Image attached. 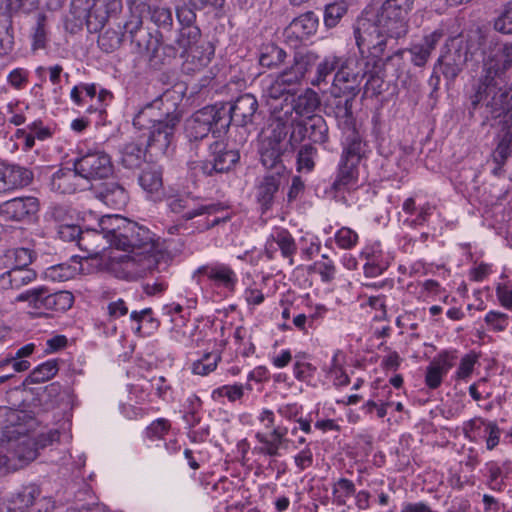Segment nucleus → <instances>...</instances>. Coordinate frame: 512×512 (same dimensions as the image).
I'll return each mask as SVG.
<instances>
[{
	"label": "nucleus",
	"mask_w": 512,
	"mask_h": 512,
	"mask_svg": "<svg viewBox=\"0 0 512 512\" xmlns=\"http://www.w3.org/2000/svg\"><path fill=\"white\" fill-rule=\"evenodd\" d=\"M99 225L111 236V246L131 252L120 262L125 279L136 280L159 269L165 253L149 229L118 215L103 217Z\"/></svg>",
	"instance_id": "nucleus-1"
},
{
	"label": "nucleus",
	"mask_w": 512,
	"mask_h": 512,
	"mask_svg": "<svg viewBox=\"0 0 512 512\" xmlns=\"http://www.w3.org/2000/svg\"><path fill=\"white\" fill-rule=\"evenodd\" d=\"M408 28L407 22L380 9L375 21L368 18H359L356 21L354 37L361 55L369 52V57L374 59V65L381 67L396 57L403 58L405 49H397L386 57L384 55L386 50L397 45L398 39L406 36Z\"/></svg>",
	"instance_id": "nucleus-2"
},
{
	"label": "nucleus",
	"mask_w": 512,
	"mask_h": 512,
	"mask_svg": "<svg viewBox=\"0 0 512 512\" xmlns=\"http://www.w3.org/2000/svg\"><path fill=\"white\" fill-rule=\"evenodd\" d=\"M512 67V43L494 44L483 52L482 71L471 104L476 108L485 103L493 111H499L508 103L509 88L505 73Z\"/></svg>",
	"instance_id": "nucleus-3"
},
{
	"label": "nucleus",
	"mask_w": 512,
	"mask_h": 512,
	"mask_svg": "<svg viewBox=\"0 0 512 512\" xmlns=\"http://www.w3.org/2000/svg\"><path fill=\"white\" fill-rule=\"evenodd\" d=\"M166 203L172 213L181 214L182 219L185 221L207 215L205 221L202 223L199 221V224L196 227L200 232L209 230L210 228L218 225L221 222H225L228 219V217L217 216H215L213 219H210L209 216L215 215L219 211L223 210V206L220 203L197 204V197H194L191 193H177L168 195L166 198Z\"/></svg>",
	"instance_id": "nucleus-4"
},
{
	"label": "nucleus",
	"mask_w": 512,
	"mask_h": 512,
	"mask_svg": "<svg viewBox=\"0 0 512 512\" xmlns=\"http://www.w3.org/2000/svg\"><path fill=\"white\" fill-rule=\"evenodd\" d=\"M226 118H221L217 103L196 111L185 125L186 136L190 141L206 138L210 132L219 137L226 133Z\"/></svg>",
	"instance_id": "nucleus-5"
},
{
	"label": "nucleus",
	"mask_w": 512,
	"mask_h": 512,
	"mask_svg": "<svg viewBox=\"0 0 512 512\" xmlns=\"http://www.w3.org/2000/svg\"><path fill=\"white\" fill-rule=\"evenodd\" d=\"M370 61L361 67L360 61L356 57L344 58L338 71L335 73L330 89L331 96L350 95V98H356L360 92V84L367 75V67Z\"/></svg>",
	"instance_id": "nucleus-6"
},
{
	"label": "nucleus",
	"mask_w": 512,
	"mask_h": 512,
	"mask_svg": "<svg viewBox=\"0 0 512 512\" xmlns=\"http://www.w3.org/2000/svg\"><path fill=\"white\" fill-rule=\"evenodd\" d=\"M468 52L466 41L461 38H449L441 49L435 71H439L447 81H454L467 64Z\"/></svg>",
	"instance_id": "nucleus-7"
},
{
	"label": "nucleus",
	"mask_w": 512,
	"mask_h": 512,
	"mask_svg": "<svg viewBox=\"0 0 512 512\" xmlns=\"http://www.w3.org/2000/svg\"><path fill=\"white\" fill-rule=\"evenodd\" d=\"M221 118H226L225 129L231 124L246 127L252 124L259 108L256 97L250 93L238 96L231 103H217Z\"/></svg>",
	"instance_id": "nucleus-8"
},
{
	"label": "nucleus",
	"mask_w": 512,
	"mask_h": 512,
	"mask_svg": "<svg viewBox=\"0 0 512 512\" xmlns=\"http://www.w3.org/2000/svg\"><path fill=\"white\" fill-rule=\"evenodd\" d=\"M73 167L87 180L108 178L113 173L111 158L102 150L87 151L74 160Z\"/></svg>",
	"instance_id": "nucleus-9"
},
{
	"label": "nucleus",
	"mask_w": 512,
	"mask_h": 512,
	"mask_svg": "<svg viewBox=\"0 0 512 512\" xmlns=\"http://www.w3.org/2000/svg\"><path fill=\"white\" fill-rule=\"evenodd\" d=\"M181 120V114L177 110L170 113L159 123L154 124L148 129L147 149L156 153H165L172 144L176 128Z\"/></svg>",
	"instance_id": "nucleus-10"
},
{
	"label": "nucleus",
	"mask_w": 512,
	"mask_h": 512,
	"mask_svg": "<svg viewBox=\"0 0 512 512\" xmlns=\"http://www.w3.org/2000/svg\"><path fill=\"white\" fill-rule=\"evenodd\" d=\"M177 110L176 103L169 101L165 96L157 98L146 104L134 117L133 125L138 130L150 129L170 113Z\"/></svg>",
	"instance_id": "nucleus-11"
},
{
	"label": "nucleus",
	"mask_w": 512,
	"mask_h": 512,
	"mask_svg": "<svg viewBox=\"0 0 512 512\" xmlns=\"http://www.w3.org/2000/svg\"><path fill=\"white\" fill-rule=\"evenodd\" d=\"M98 0H72L71 14L74 17L75 25L82 27L85 25L90 32L100 30L106 21L104 15H99Z\"/></svg>",
	"instance_id": "nucleus-12"
},
{
	"label": "nucleus",
	"mask_w": 512,
	"mask_h": 512,
	"mask_svg": "<svg viewBox=\"0 0 512 512\" xmlns=\"http://www.w3.org/2000/svg\"><path fill=\"white\" fill-rule=\"evenodd\" d=\"M139 53L148 56L153 66H161L169 63L177 55V50L172 45H163L162 35L157 32L152 34L143 30V48Z\"/></svg>",
	"instance_id": "nucleus-13"
},
{
	"label": "nucleus",
	"mask_w": 512,
	"mask_h": 512,
	"mask_svg": "<svg viewBox=\"0 0 512 512\" xmlns=\"http://www.w3.org/2000/svg\"><path fill=\"white\" fill-rule=\"evenodd\" d=\"M210 149L213 157L211 162H205L201 165L204 174L211 175L213 172H227L239 161V152L234 149H228L222 142H214Z\"/></svg>",
	"instance_id": "nucleus-14"
},
{
	"label": "nucleus",
	"mask_w": 512,
	"mask_h": 512,
	"mask_svg": "<svg viewBox=\"0 0 512 512\" xmlns=\"http://www.w3.org/2000/svg\"><path fill=\"white\" fill-rule=\"evenodd\" d=\"M38 210V199L32 196L14 198L2 203L0 206V213L7 219L14 221L30 219Z\"/></svg>",
	"instance_id": "nucleus-15"
},
{
	"label": "nucleus",
	"mask_w": 512,
	"mask_h": 512,
	"mask_svg": "<svg viewBox=\"0 0 512 512\" xmlns=\"http://www.w3.org/2000/svg\"><path fill=\"white\" fill-rule=\"evenodd\" d=\"M33 180V173L19 165H3L0 167V193L26 187Z\"/></svg>",
	"instance_id": "nucleus-16"
},
{
	"label": "nucleus",
	"mask_w": 512,
	"mask_h": 512,
	"mask_svg": "<svg viewBox=\"0 0 512 512\" xmlns=\"http://www.w3.org/2000/svg\"><path fill=\"white\" fill-rule=\"evenodd\" d=\"M457 356L455 353L444 351L429 364L426 370L425 383L430 389L438 388L443 377L455 365Z\"/></svg>",
	"instance_id": "nucleus-17"
},
{
	"label": "nucleus",
	"mask_w": 512,
	"mask_h": 512,
	"mask_svg": "<svg viewBox=\"0 0 512 512\" xmlns=\"http://www.w3.org/2000/svg\"><path fill=\"white\" fill-rule=\"evenodd\" d=\"M204 275L217 286L233 291L237 284V275L234 270L223 263H214L199 267L194 276Z\"/></svg>",
	"instance_id": "nucleus-18"
},
{
	"label": "nucleus",
	"mask_w": 512,
	"mask_h": 512,
	"mask_svg": "<svg viewBox=\"0 0 512 512\" xmlns=\"http://www.w3.org/2000/svg\"><path fill=\"white\" fill-rule=\"evenodd\" d=\"M101 228V231L86 230L83 231L78 247L86 252V258H96L100 256L108 247L111 246V236Z\"/></svg>",
	"instance_id": "nucleus-19"
},
{
	"label": "nucleus",
	"mask_w": 512,
	"mask_h": 512,
	"mask_svg": "<svg viewBox=\"0 0 512 512\" xmlns=\"http://www.w3.org/2000/svg\"><path fill=\"white\" fill-rule=\"evenodd\" d=\"M283 175L280 171H275L265 175L258 183L256 197L263 211L269 210L273 203L282 182Z\"/></svg>",
	"instance_id": "nucleus-20"
},
{
	"label": "nucleus",
	"mask_w": 512,
	"mask_h": 512,
	"mask_svg": "<svg viewBox=\"0 0 512 512\" xmlns=\"http://www.w3.org/2000/svg\"><path fill=\"white\" fill-rule=\"evenodd\" d=\"M318 27V18L313 12H306L295 18L285 29L288 39L303 40L314 34Z\"/></svg>",
	"instance_id": "nucleus-21"
},
{
	"label": "nucleus",
	"mask_w": 512,
	"mask_h": 512,
	"mask_svg": "<svg viewBox=\"0 0 512 512\" xmlns=\"http://www.w3.org/2000/svg\"><path fill=\"white\" fill-rule=\"evenodd\" d=\"M5 268L7 270L0 275V288L3 290L21 289L37 278V273L34 269Z\"/></svg>",
	"instance_id": "nucleus-22"
},
{
	"label": "nucleus",
	"mask_w": 512,
	"mask_h": 512,
	"mask_svg": "<svg viewBox=\"0 0 512 512\" xmlns=\"http://www.w3.org/2000/svg\"><path fill=\"white\" fill-rule=\"evenodd\" d=\"M442 30H435L423 38V42L415 44L408 51L411 54V62L417 67H423L428 62L432 51L443 37Z\"/></svg>",
	"instance_id": "nucleus-23"
},
{
	"label": "nucleus",
	"mask_w": 512,
	"mask_h": 512,
	"mask_svg": "<svg viewBox=\"0 0 512 512\" xmlns=\"http://www.w3.org/2000/svg\"><path fill=\"white\" fill-rule=\"evenodd\" d=\"M358 165L357 163L341 159L337 176L331 185V189L336 193H340L353 188L358 182Z\"/></svg>",
	"instance_id": "nucleus-24"
},
{
	"label": "nucleus",
	"mask_w": 512,
	"mask_h": 512,
	"mask_svg": "<svg viewBox=\"0 0 512 512\" xmlns=\"http://www.w3.org/2000/svg\"><path fill=\"white\" fill-rule=\"evenodd\" d=\"M98 197L113 209L120 210L128 203V193L123 186L116 182L104 183Z\"/></svg>",
	"instance_id": "nucleus-25"
},
{
	"label": "nucleus",
	"mask_w": 512,
	"mask_h": 512,
	"mask_svg": "<svg viewBox=\"0 0 512 512\" xmlns=\"http://www.w3.org/2000/svg\"><path fill=\"white\" fill-rule=\"evenodd\" d=\"M78 177H80V175L75 169H60L53 174L50 187L53 191L60 194L74 193L78 187Z\"/></svg>",
	"instance_id": "nucleus-26"
},
{
	"label": "nucleus",
	"mask_w": 512,
	"mask_h": 512,
	"mask_svg": "<svg viewBox=\"0 0 512 512\" xmlns=\"http://www.w3.org/2000/svg\"><path fill=\"white\" fill-rule=\"evenodd\" d=\"M40 493V488L36 485L22 487L12 495L8 510L12 512H23L34 504L35 500L40 496Z\"/></svg>",
	"instance_id": "nucleus-27"
},
{
	"label": "nucleus",
	"mask_w": 512,
	"mask_h": 512,
	"mask_svg": "<svg viewBox=\"0 0 512 512\" xmlns=\"http://www.w3.org/2000/svg\"><path fill=\"white\" fill-rule=\"evenodd\" d=\"M163 169L156 164H147L139 175L140 186L148 193H157L163 186Z\"/></svg>",
	"instance_id": "nucleus-28"
},
{
	"label": "nucleus",
	"mask_w": 512,
	"mask_h": 512,
	"mask_svg": "<svg viewBox=\"0 0 512 512\" xmlns=\"http://www.w3.org/2000/svg\"><path fill=\"white\" fill-rule=\"evenodd\" d=\"M283 145H273L267 140L262 141L260 148V160L263 166L268 169H275L283 173L285 167L281 163V156L283 154Z\"/></svg>",
	"instance_id": "nucleus-29"
},
{
	"label": "nucleus",
	"mask_w": 512,
	"mask_h": 512,
	"mask_svg": "<svg viewBox=\"0 0 512 512\" xmlns=\"http://www.w3.org/2000/svg\"><path fill=\"white\" fill-rule=\"evenodd\" d=\"M35 258V252L31 249L18 247L9 249L3 256V263L5 267H15L20 269H30Z\"/></svg>",
	"instance_id": "nucleus-30"
},
{
	"label": "nucleus",
	"mask_w": 512,
	"mask_h": 512,
	"mask_svg": "<svg viewBox=\"0 0 512 512\" xmlns=\"http://www.w3.org/2000/svg\"><path fill=\"white\" fill-rule=\"evenodd\" d=\"M50 292L46 287L28 290L16 297L18 302H27L28 306L40 312L48 311V299Z\"/></svg>",
	"instance_id": "nucleus-31"
},
{
	"label": "nucleus",
	"mask_w": 512,
	"mask_h": 512,
	"mask_svg": "<svg viewBox=\"0 0 512 512\" xmlns=\"http://www.w3.org/2000/svg\"><path fill=\"white\" fill-rule=\"evenodd\" d=\"M292 104L298 116L313 114L320 105V97L314 90L308 88L302 94L293 98Z\"/></svg>",
	"instance_id": "nucleus-32"
},
{
	"label": "nucleus",
	"mask_w": 512,
	"mask_h": 512,
	"mask_svg": "<svg viewBox=\"0 0 512 512\" xmlns=\"http://www.w3.org/2000/svg\"><path fill=\"white\" fill-rule=\"evenodd\" d=\"M308 138L314 143L324 144L329 139V129L325 119L320 115L308 116L305 121Z\"/></svg>",
	"instance_id": "nucleus-33"
},
{
	"label": "nucleus",
	"mask_w": 512,
	"mask_h": 512,
	"mask_svg": "<svg viewBox=\"0 0 512 512\" xmlns=\"http://www.w3.org/2000/svg\"><path fill=\"white\" fill-rule=\"evenodd\" d=\"M287 54L274 43L263 44L260 48L259 63L263 67L276 68L282 64Z\"/></svg>",
	"instance_id": "nucleus-34"
},
{
	"label": "nucleus",
	"mask_w": 512,
	"mask_h": 512,
	"mask_svg": "<svg viewBox=\"0 0 512 512\" xmlns=\"http://www.w3.org/2000/svg\"><path fill=\"white\" fill-rule=\"evenodd\" d=\"M35 349L34 344H27L17 350L15 355L6 357L0 361V370L11 365L14 372H24L30 368V362L25 357L30 356Z\"/></svg>",
	"instance_id": "nucleus-35"
},
{
	"label": "nucleus",
	"mask_w": 512,
	"mask_h": 512,
	"mask_svg": "<svg viewBox=\"0 0 512 512\" xmlns=\"http://www.w3.org/2000/svg\"><path fill=\"white\" fill-rule=\"evenodd\" d=\"M145 159V150L140 144L131 142L124 145L121 150V164L128 169L140 167Z\"/></svg>",
	"instance_id": "nucleus-36"
},
{
	"label": "nucleus",
	"mask_w": 512,
	"mask_h": 512,
	"mask_svg": "<svg viewBox=\"0 0 512 512\" xmlns=\"http://www.w3.org/2000/svg\"><path fill=\"white\" fill-rule=\"evenodd\" d=\"M343 57L336 55L326 56L318 65L316 69L315 79L312 81V85L319 86L322 83H327V78L332 72H337Z\"/></svg>",
	"instance_id": "nucleus-37"
},
{
	"label": "nucleus",
	"mask_w": 512,
	"mask_h": 512,
	"mask_svg": "<svg viewBox=\"0 0 512 512\" xmlns=\"http://www.w3.org/2000/svg\"><path fill=\"white\" fill-rule=\"evenodd\" d=\"M142 19L138 15H131L130 18L124 23L123 29L124 37H128L131 43L135 44L138 52L143 48V30Z\"/></svg>",
	"instance_id": "nucleus-38"
},
{
	"label": "nucleus",
	"mask_w": 512,
	"mask_h": 512,
	"mask_svg": "<svg viewBox=\"0 0 512 512\" xmlns=\"http://www.w3.org/2000/svg\"><path fill=\"white\" fill-rule=\"evenodd\" d=\"M484 426V432L486 434V448L487 450H493L500 442L501 429L498 427L496 422L487 421L484 419H472L468 422V426L471 429H477L479 426L477 423Z\"/></svg>",
	"instance_id": "nucleus-39"
},
{
	"label": "nucleus",
	"mask_w": 512,
	"mask_h": 512,
	"mask_svg": "<svg viewBox=\"0 0 512 512\" xmlns=\"http://www.w3.org/2000/svg\"><path fill=\"white\" fill-rule=\"evenodd\" d=\"M367 59V61H370L372 68L369 69V66L367 67L366 76H368V79L364 87L365 93L371 92L372 95H379L382 92V87L384 84L383 76L380 75V73L385 69L388 63L383 64L381 67H376L374 65V59L370 58L369 54L367 55Z\"/></svg>",
	"instance_id": "nucleus-40"
},
{
	"label": "nucleus",
	"mask_w": 512,
	"mask_h": 512,
	"mask_svg": "<svg viewBox=\"0 0 512 512\" xmlns=\"http://www.w3.org/2000/svg\"><path fill=\"white\" fill-rule=\"evenodd\" d=\"M363 154V143L359 134L353 130L347 137V144L341 159L359 164Z\"/></svg>",
	"instance_id": "nucleus-41"
},
{
	"label": "nucleus",
	"mask_w": 512,
	"mask_h": 512,
	"mask_svg": "<svg viewBox=\"0 0 512 512\" xmlns=\"http://www.w3.org/2000/svg\"><path fill=\"white\" fill-rule=\"evenodd\" d=\"M414 7V0H386L380 9L408 23V15Z\"/></svg>",
	"instance_id": "nucleus-42"
},
{
	"label": "nucleus",
	"mask_w": 512,
	"mask_h": 512,
	"mask_svg": "<svg viewBox=\"0 0 512 512\" xmlns=\"http://www.w3.org/2000/svg\"><path fill=\"white\" fill-rule=\"evenodd\" d=\"M355 492V484L351 480L347 478H340L334 483L332 488L334 503L338 506H345L347 504V499L353 496Z\"/></svg>",
	"instance_id": "nucleus-43"
},
{
	"label": "nucleus",
	"mask_w": 512,
	"mask_h": 512,
	"mask_svg": "<svg viewBox=\"0 0 512 512\" xmlns=\"http://www.w3.org/2000/svg\"><path fill=\"white\" fill-rule=\"evenodd\" d=\"M150 20L159 28L170 30L173 25L172 10L166 6L151 5L148 7Z\"/></svg>",
	"instance_id": "nucleus-44"
},
{
	"label": "nucleus",
	"mask_w": 512,
	"mask_h": 512,
	"mask_svg": "<svg viewBox=\"0 0 512 512\" xmlns=\"http://www.w3.org/2000/svg\"><path fill=\"white\" fill-rule=\"evenodd\" d=\"M58 370V361L48 360L33 369V371L29 374L28 379L31 383H42L54 377Z\"/></svg>",
	"instance_id": "nucleus-45"
},
{
	"label": "nucleus",
	"mask_w": 512,
	"mask_h": 512,
	"mask_svg": "<svg viewBox=\"0 0 512 512\" xmlns=\"http://www.w3.org/2000/svg\"><path fill=\"white\" fill-rule=\"evenodd\" d=\"M221 360L219 352H207L193 364V373L206 376L213 372Z\"/></svg>",
	"instance_id": "nucleus-46"
},
{
	"label": "nucleus",
	"mask_w": 512,
	"mask_h": 512,
	"mask_svg": "<svg viewBox=\"0 0 512 512\" xmlns=\"http://www.w3.org/2000/svg\"><path fill=\"white\" fill-rule=\"evenodd\" d=\"M74 296L69 291L51 293L48 299V311L65 312L72 307Z\"/></svg>",
	"instance_id": "nucleus-47"
},
{
	"label": "nucleus",
	"mask_w": 512,
	"mask_h": 512,
	"mask_svg": "<svg viewBox=\"0 0 512 512\" xmlns=\"http://www.w3.org/2000/svg\"><path fill=\"white\" fill-rule=\"evenodd\" d=\"M331 106L337 118L350 120L352 119V105L355 98H350V95L343 94V96H331Z\"/></svg>",
	"instance_id": "nucleus-48"
},
{
	"label": "nucleus",
	"mask_w": 512,
	"mask_h": 512,
	"mask_svg": "<svg viewBox=\"0 0 512 512\" xmlns=\"http://www.w3.org/2000/svg\"><path fill=\"white\" fill-rule=\"evenodd\" d=\"M76 274L77 267L69 265L67 263L53 265L47 268L45 271L46 278L57 282H64L69 279H72Z\"/></svg>",
	"instance_id": "nucleus-49"
},
{
	"label": "nucleus",
	"mask_w": 512,
	"mask_h": 512,
	"mask_svg": "<svg viewBox=\"0 0 512 512\" xmlns=\"http://www.w3.org/2000/svg\"><path fill=\"white\" fill-rule=\"evenodd\" d=\"M316 155L317 149L312 144L301 146L297 155V170L311 172L315 167Z\"/></svg>",
	"instance_id": "nucleus-50"
},
{
	"label": "nucleus",
	"mask_w": 512,
	"mask_h": 512,
	"mask_svg": "<svg viewBox=\"0 0 512 512\" xmlns=\"http://www.w3.org/2000/svg\"><path fill=\"white\" fill-rule=\"evenodd\" d=\"M347 5L345 2L328 4L325 8L324 23L328 28L335 27L340 19L346 14Z\"/></svg>",
	"instance_id": "nucleus-51"
},
{
	"label": "nucleus",
	"mask_w": 512,
	"mask_h": 512,
	"mask_svg": "<svg viewBox=\"0 0 512 512\" xmlns=\"http://www.w3.org/2000/svg\"><path fill=\"white\" fill-rule=\"evenodd\" d=\"M274 241L281 250L283 257L289 258V263L292 265L293 255L297 251V246L293 237L287 231H281L276 235Z\"/></svg>",
	"instance_id": "nucleus-52"
},
{
	"label": "nucleus",
	"mask_w": 512,
	"mask_h": 512,
	"mask_svg": "<svg viewBox=\"0 0 512 512\" xmlns=\"http://www.w3.org/2000/svg\"><path fill=\"white\" fill-rule=\"evenodd\" d=\"M47 17L43 13L37 15V23L32 35V49H44L47 43V31H46Z\"/></svg>",
	"instance_id": "nucleus-53"
},
{
	"label": "nucleus",
	"mask_w": 512,
	"mask_h": 512,
	"mask_svg": "<svg viewBox=\"0 0 512 512\" xmlns=\"http://www.w3.org/2000/svg\"><path fill=\"white\" fill-rule=\"evenodd\" d=\"M124 39V34L113 29L105 31L98 39V43L102 50L112 52L119 48Z\"/></svg>",
	"instance_id": "nucleus-54"
},
{
	"label": "nucleus",
	"mask_w": 512,
	"mask_h": 512,
	"mask_svg": "<svg viewBox=\"0 0 512 512\" xmlns=\"http://www.w3.org/2000/svg\"><path fill=\"white\" fill-rule=\"evenodd\" d=\"M494 29L502 34H512V0L504 5L494 22Z\"/></svg>",
	"instance_id": "nucleus-55"
},
{
	"label": "nucleus",
	"mask_w": 512,
	"mask_h": 512,
	"mask_svg": "<svg viewBox=\"0 0 512 512\" xmlns=\"http://www.w3.org/2000/svg\"><path fill=\"white\" fill-rule=\"evenodd\" d=\"M200 38V29L193 26H182L180 29L179 37L177 38V44L180 48L187 50L193 44H195Z\"/></svg>",
	"instance_id": "nucleus-56"
},
{
	"label": "nucleus",
	"mask_w": 512,
	"mask_h": 512,
	"mask_svg": "<svg viewBox=\"0 0 512 512\" xmlns=\"http://www.w3.org/2000/svg\"><path fill=\"white\" fill-rule=\"evenodd\" d=\"M39 3L40 0H7V11L11 16L29 14L38 8Z\"/></svg>",
	"instance_id": "nucleus-57"
},
{
	"label": "nucleus",
	"mask_w": 512,
	"mask_h": 512,
	"mask_svg": "<svg viewBox=\"0 0 512 512\" xmlns=\"http://www.w3.org/2000/svg\"><path fill=\"white\" fill-rule=\"evenodd\" d=\"M316 58V55L310 52H297L294 56L293 65L291 67L298 73V75L301 76V78H304Z\"/></svg>",
	"instance_id": "nucleus-58"
},
{
	"label": "nucleus",
	"mask_w": 512,
	"mask_h": 512,
	"mask_svg": "<svg viewBox=\"0 0 512 512\" xmlns=\"http://www.w3.org/2000/svg\"><path fill=\"white\" fill-rule=\"evenodd\" d=\"M293 112H295V109L292 103L290 105L286 104L285 106H282L279 110H277V108H274L270 120L274 122H279L291 128L297 122L296 119L293 117Z\"/></svg>",
	"instance_id": "nucleus-59"
},
{
	"label": "nucleus",
	"mask_w": 512,
	"mask_h": 512,
	"mask_svg": "<svg viewBox=\"0 0 512 512\" xmlns=\"http://www.w3.org/2000/svg\"><path fill=\"white\" fill-rule=\"evenodd\" d=\"M293 112H295V109L292 103L290 105L286 104L285 106H282L279 110H277V108H274L270 120L274 122H279L291 128L297 122L296 119L293 117Z\"/></svg>",
	"instance_id": "nucleus-60"
},
{
	"label": "nucleus",
	"mask_w": 512,
	"mask_h": 512,
	"mask_svg": "<svg viewBox=\"0 0 512 512\" xmlns=\"http://www.w3.org/2000/svg\"><path fill=\"white\" fill-rule=\"evenodd\" d=\"M336 244L342 249H351L358 242V234L348 227H342L335 235Z\"/></svg>",
	"instance_id": "nucleus-61"
},
{
	"label": "nucleus",
	"mask_w": 512,
	"mask_h": 512,
	"mask_svg": "<svg viewBox=\"0 0 512 512\" xmlns=\"http://www.w3.org/2000/svg\"><path fill=\"white\" fill-rule=\"evenodd\" d=\"M269 128L270 134L264 140L273 143V145H283V141L286 139L291 128L272 120H270Z\"/></svg>",
	"instance_id": "nucleus-62"
},
{
	"label": "nucleus",
	"mask_w": 512,
	"mask_h": 512,
	"mask_svg": "<svg viewBox=\"0 0 512 512\" xmlns=\"http://www.w3.org/2000/svg\"><path fill=\"white\" fill-rule=\"evenodd\" d=\"M170 427L167 419L159 418L147 427L146 435L151 440L162 439L168 433Z\"/></svg>",
	"instance_id": "nucleus-63"
},
{
	"label": "nucleus",
	"mask_w": 512,
	"mask_h": 512,
	"mask_svg": "<svg viewBox=\"0 0 512 512\" xmlns=\"http://www.w3.org/2000/svg\"><path fill=\"white\" fill-rule=\"evenodd\" d=\"M82 233L81 228L74 224H61L58 227V235L63 241L76 242L77 245Z\"/></svg>",
	"instance_id": "nucleus-64"
}]
</instances>
